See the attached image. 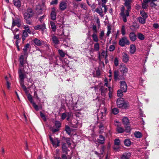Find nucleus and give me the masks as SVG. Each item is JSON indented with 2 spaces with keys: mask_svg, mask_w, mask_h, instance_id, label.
<instances>
[{
  "mask_svg": "<svg viewBox=\"0 0 159 159\" xmlns=\"http://www.w3.org/2000/svg\"><path fill=\"white\" fill-rule=\"evenodd\" d=\"M34 12L31 8H28L24 14V17L26 23L30 25L32 23L31 18L33 17L34 13L38 16L40 14V2H39L36 4L34 8Z\"/></svg>",
  "mask_w": 159,
  "mask_h": 159,
  "instance_id": "nucleus-1",
  "label": "nucleus"
},
{
  "mask_svg": "<svg viewBox=\"0 0 159 159\" xmlns=\"http://www.w3.org/2000/svg\"><path fill=\"white\" fill-rule=\"evenodd\" d=\"M116 103L117 106L119 108H126L128 106V103L124 101L123 98H118Z\"/></svg>",
  "mask_w": 159,
  "mask_h": 159,
  "instance_id": "nucleus-2",
  "label": "nucleus"
},
{
  "mask_svg": "<svg viewBox=\"0 0 159 159\" xmlns=\"http://www.w3.org/2000/svg\"><path fill=\"white\" fill-rule=\"evenodd\" d=\"M122 122L125 125V129L127 132H129L131 130L129 120L127 118L124 117L122 119Z\"/></svg>",
  "mask_w": 159,
  "mask_h": 159,
  "instance_id": "nucleus-3",
  "label": "nucleus"
},
{
  "mask_svg": "<svg viewBox=\"0 0 159 159\" xmlns=\"http://www.w3.org/2000/svg\"><path fill=\"white\" fill-rule=\"evenodd\" d=\"M129 40L125 37L121 38L119 42V44L122 47L124 46L125 45H129Z\"/></svg>",
  "mask_w": 159,
  "mask_h": 159,
  "instance_id": "nucleus-4",
  "label": "nucleus"
},
{
  "mask_svg": "<svg viewBox=\"0 0 159 159\" xmlns=\"http://www.w3.org/2000/svg\"><path fill=\"white\" fill-rule=\"evenodd\" d=\"M107 111L106 108H104L102 111H100L98 115V120H103L105 119V112Z\"/></svg>",
  "mask_w": 159,
  "mask_h": 159,
  "instance_id": "nucleus-5",
  "label": "nucleus"
},
{
  "mask_svg": "<svg viewBox=\"0 0 159 159\" xmlns=\"http://www.w3.org/2000/svg\"><path fill=\"white\" fill-rule=\"evenodd\" d=\"M120 70L122 74L125 75L127 73L128 69L125 65L122 64L120 66Z\"/></svg>",
  "mask_w": 159,
  "mask_h": 159,
  "instance_id": "nucleus-6",
  "label": "nucleus"
},
{
  "mask_svg": "<svg viewBox=\"0 0 159 159\" xmlns=\"http://www.w3.org/2000/svg\"><path fill=\"white\" fill-rule=\"evenodd\" d=\"M50 139L54 147H57L59 146L60 141L57 138H55L53 139L51 136H50Z\"/></svg>",
  "mask_w": 159,
  "mask_h": 159,
  "instance_id": "nucleus-7",
  "label": "nucleus"
},
{
  "mask_svg": "<svg viewBox=\"0 0 159 159\" xmlns=\"http://www.w3.org/2000/svg\"><path fill=\"white\" fill-rule=\"evenodd\" d=\"M115 125L117 126L116 129L117 131L119 133H121L124 131V129L121 127L118 126L120 125V123H119L118 121H116L115 122Z\"/></svg>",
  "mask_w": 159,
  "mask_h": 159,
  "instance_id": "nucleus-8",
  "label": "nucleus"
},
{
  "mask_svg": "<svg viewBox=\"0 0 159 159\" xmlns=\"http://www.w3.org/2000/svg\"><path fill=\"white\" fill-rule=\"evenodd\" d=\"M120 89L123 92H125L127 89V86L126 82L125 81H120Z\"/></svg>",
  "mask_w": 159,
  "mask_h": 159,
  "instance_id": "nucleus-9",
  "label": "nucleus"
},
{
  "mask_svg": "<svg viewBox=\"0 0 159 159\" xmlns=\"http://www.w3.org/2000/svg\"><path fill=\"white\" fill-rule=\"evenodd\" d=\"M122 60L125 63H127L129 61V57L127 53L123 52L122 54Z\"/></svg>",
  "mask_w": 159,
  "mask_h": 159,
  "instance_id": "nucleus-10",
  "label": "nucleus"
},
{
  "mask_svg": "<svg viewBox=\"0 0 159 159\" xmlns=\"http://www.w3.org/2000/svg\"><path fill=\"white\" fill-rule=\"evenodd\" d=\"M67 7L66 1L63 0L60 4L59 7L60 10H63L66 9Z\"/></svg>",
  "mask_w": 159,
  "mask_h": 159,
  "instance_id": "nucleus-11",
  "label": "nucleus"
},
{
  "mask_svg": "<svg viewBox=\"0 0 159 159\" xmlns=\"http://www.w3.org/2000/svg\"><path fill=\"white\" fill-rule=\"evenodd\" d=\"M18 74H19V78L20 80H24L25 78V75L23 73V70L21 69L20 68L18 70Z\"/></svg>",
  "mask_w": 159,
  "mask_h": 159,
  "instance_id": "nucleus-12",
  "label": "nucleus"
},
{
  "mask_svg": "<svg viewBox=\"0 0 159 159\" xmlns=\"http://www.w3.org/2000/svg\"><path fill=\"white\" fill-rule=\"evenodd\" d=\"M130 156L131 154L129 152H125L121 156L120 159H129Z\"/></svg>",
  "mask_w": 159,
  "mask_h": 159,
  "instance_id": "nucleus-13",
  "label": "nucleus"
},
{
  "mask_svg": "<svg viewBox=\"0 0 159 159\" xmlns=\"http://www.w3.org/2000/svg\"><path fill=\"white\" fill-rule=\"evenodd\" d=\"M132 2V0H128L126 1L125 2V5L126 7L128 10L127 11H129L131 9V7L130 5L131 3Z\"/></svg>",
  "mask_w": 159,
  "mask_h": 159,
  "instance_id": "nucleus-14",
  "label": "nucleus"
},
{
  "mask_svg": "<svg viewBox=\"0 0 159 159\" xmlns=\"http://www.w3.org/2000/svg\"><path fill=\"white\" fill-rule=\"evenodd\" d=\"M129 37L130 39L132 41H134L136 40V36L134 32L130 33L129 35Z\"/></svg>",
  "mask_w": 159,
  "mask_h": 159,
  "instance_id": "nucleus-15",
  "label": "nucleus"
},
{
  "mask_svg": "<svg viewBox=\"0 0 159 159\" xmlns=\"http://www.w3.org/2000/svg\"><path fill=\"white\" fill-rule=\"evenodd\" d=\"M13 2L14 5L18 8L21 7V1L20 0H13Z\"/></svg>",
  "mask_w": 159,
  "mask_h": 159,
  "instance_id": "nucleus-16",
  "label": "nucleus"
},
{
  "mask_svg": "<svg viewBox=\"0 0 159 159\" xmlns=\"http://www.w3.org/2000/svg\"><path fill=\"white\" fill-rule=\"evenodd\" d=\"M125 14H123V13H122L121 16L123 18V20L125 22L127 21L126 17L128 16H129V12L128 11H125Z\"/></svg>",
  "mask_w": 159,
  "mask_h": 159,
  "instance_id": "nucleus-17",
  "label": "nucleus"
},
{
  "mask_svg": "<svg viewBox=\"0 0 159 159\" xmlns=\"http://www.w3.org/2000/svg\"><path fill=\"white\" fill-rule=\"evenodd\" d=\"M114 143L115 146H117V147L116 148L115 146L114 148L115 150H117L119 148L118 146L120 144V141L119 139H116L115 140Z\"/></svg>",
  "mask_w": 159,
  "mask_h": 159,
  "instance_id": "nucleus-18",
  "label": "nucleus"
},
{
  "mask_svg": "<svg viewBox=\"0 0 159 159\" xmlns=\"http://www.w3.org/2000/svg\"><path fill=\"white\" fill-rule=\"evenodd\" d=\"M95 11L102 17H103V16L104 15L102 14L103 11L101 7H98L96 9Z\"/></svg>",
  "mask_w": 159,
  "mask_h": 159,
  "instance_id": "nucleus-19",
  "label": "nucleus"
},
{
  "mask_svg": "<svg viewBox=\"0 0 159 159\" xmlns=\"http://www.w3.org/2000/svg\"><path fill=\"white\" fill-rule=\"evenodd\" d=\"M30 46V44L29 43H27L26 45L25 46L24 48L23 49V54L24 56H25L27 55L28 48Z\"/></svg>",
  "mask_w": 159,
  "mask_h": 159,
  "instance_id": "nucleus-20",
  "label": "nucleus"
},
{
  "mask_svg": "<svg viewBox=\"0 0 159 159\" xmlns=\"http://www.w3.org/2000/svg\"><path fill=\"white\" fill-rule=\"evenodd\" d=\"M99 138V139H98L96 142L100 144H103L105 141L104 138L102 135H100Z\"/></svg>",
  "mask_w": 159,
  "mask_h": 159,
  "instance_id": "nucleus-21",
  "label": "nucleus"
},
{
  "mask_svg": "<svg viewBox=\"0 0 159 159\" xmlns=\"http://www.w3.org/2000/svg\"><path fill=\"white\" fill-rule=\"evenodd\" d=\"M136 47L135 45L134 44H131L130 46V52L132 54H134L136 51Z\"/></svg>",
  "mask_w": 159,
  "mask_h": 159,
  "instance_id": "nucleus-22",
  "label": "nucleus"
},
{
  "mask_svg": "<svg viewBox=\"0 0 159 159\" xmlns=\"http://www.w3.org/2000/svg\"><path fill=\"white\" fill-rule=\"evenodd\" d=\"M20 20L19 19L14 20L13 18L11 26V29H12L15 26H16L18 22Z\"/></svg>",
  "mask_w": 159,
  "mask_h": 159,
  "instance_id": "nucleus-23",
  "label": "nucleus"
},
{
  "mask_svg": "<svg viewBox=\"0 0 159 159\" xmlns=\"http://www.w3.org/2000/svg\"><path fill=\"white\" fill-rule=\"evenodd\" d=\"M62 148L63 152H64L67 153L68 151V150L67 148L66 144V143H64L62 144Z\"/></svg>",
  "mask_w": 159,
  "mask_h": 159,
  "instance_id": "nucleus-24",
  "label": "nucleus"
},
{
  "mask_svg": "<svg viewBox=\"0 0 159 159\" xmlns=\"http://www.w3.org/2000/svg\"><path fill=\"white\" fill-rule=\"evenodd\" d=\"M52 39L53 43L55 44H58L59 43V41L56 36H53L52 38Z\"/></svg>",
  "mask_w": 159,
  "mask_h": 159,
  "instance_id": "nucleus-25",
  "label": "nucleus"
},
{
  "mask_svg": "<svg viewBox=\"0 0 159 159\" xmlns=\"http://www.w3.org/2000/svg\"><path fill=\"white\" fill-rule=\"evenodd\" d=\"M146 19L144 18H142L141 17H140L138 18V20L139 22L142 24H144L145 23L146 20Z\"/></svg>",
  "mask_w": 159,
  "mask_h": 159,
  "instance_id": "nucleus-26",
  "label": "nucleus"
},
{
  "mask_svg": "<svg viewBox=\"0 0 159 159\" xmlns=\"http://www.w3.org/2000/svg\"><path fill=\"white\" fill-rule=\"evenodd\" d=\"M51 15L52 19L53 20H55L56 19V14L54 10H53L51 12Z\"/></svg>",
  "mask_w": 159,
  "mask_h": 159,
  "instance_id": "nucleus-27",
  "label": "nucleus"
},
{
  "mask_svg": "<svg viewBox=\"0 0 159 159\" xmlns=\"http://www.w3.org/2000/svg\"><path fill=\"white\" fill-rule=\"evenodd\" d=\"M24 56H25L23 55H21L20 57L19 58V61L20 64L22 66H23L24 64Z\"/></svg>",
  "mask_w": 159,
  "mask_h": 159,
  "instance_id": "nucleus-28",
  "label": "nucleus"
},
{
  "mask_svg": "<svg viewBox=\"0 0 159 159\" xmlns=\"http://www.w3.org/2000/svg\"><path fill=\"white\" fill-rule=\"evenodd\" d=\"M92 37L94 41L98 42V39L97 34L95 33H93L92 35Z\"/></svg>",
  "mask_w": 159,
  "mask_h": 159,
  "instance_id": "nucleus-29",
  "label": "nucleus"
},
{
  "mask_svg": "<svg viewBox=\"0 0 159 159\" xmlns=\"http://www.w3.org/2000/svg\"><path fill=\"white\" fill-rule=\"evenodd\" d=\"M141 15L143 17L147 19L148 17V15L147 14L143 11H141L140 12Z\"/></svg>",
  "mask_w": 159,
  "mask_h": 159,
  "instance_id": "nucleus-30",
  "label": "nucleus"
},
{
  "mask_svg": "<svg viewBox=\"0 0 159 159\" xmlns=\"http://www.w3.org/2000/svg\"><path fill=\"white\" fill-rule=\"evenodd\" d=\"M111 112L113 114L116 115L119 112V110L118 108H114L112 109Z\"/></svg>",
  "mask_w": 159,
  "mask_h": 159,
  "instance_id": "nucleus-31",
  "label": "nucleus"
},
{
  "mask_svg": "<svg viewBox=\"0 0 159 159\" xmlns=\"http://www.w3.org/2000/svg\"><path fill=\"white\" fill-rule=\"evenodd\" d=\"M28 99L30 102L32 104L34 102L33 101V99L32 95L30 94H28L27 96Z\"/></svg>",
  "mask_w": 159,
  "mask_h": 159,
  "instance_id": "nucleus-32",
  "label": "nucleus"
},
{
  "mask_svg": "<svg viewBox=\"0 0 159 159\" xmlns=\"http://www.w3.org/2000/svg\"><path fill=\"white\" fill-rule=\"evenodd\" d=\"M135 136L137 138H140L142 137V134L140 132H135L134 133Z\"/></svg>",
  "mask_w": 159,
  "mask_h": 159,
  "instance_id": "nucleus-33",
  "label": "nucleus"
},
{
  "mask_svg": "<svg viewBox=\"0 0 159 159\" xmlns=\"http://www.w3.org/2000/svg\"><path fill=\"white\" fill-rule=\"evenodd\" d=\"M99 87H100V88L99 90L102 93H104L106 91L107 89L104 88V87L101 85V83H100V84L99 85Z\"/></svg>",
  "mask_w": 159,
  "mask_h": 159,
  "instance_id": "nucleus-34",
  "label": "nucleus"
},
{
  "mask_svg": "<svg viewBox=\"0 0 159 159\" xmlns=\"http://www.w3.org/2000/svg\"><path fill=\"white\" fill-rule=\"evenodd\" d=\"M125 145L127 146H129L131 144V142L129 139H126L124 141Z\"/></svg>",
  "mask_w": 159,
  "mask_h": 159,
  "instance_id": "nucleus-35",
  "label": "nucleus"
},
{
  "mask_svg": "<svg viewBox=\"0 0 159 159\" xmlns=\"http://www.w3.org/2000/svg\"><path fill=\"white\" fill-rule=\"evenodd\" d=\"M138 37L139 39L142 40H144L145 38L144 36L140 33L138 34Z\"/></svg>",
  "mask_w": 159,
  "mask_h": 159,
  "instance_id": "nucleus-36",
  "label": "nucleus"
},
{
  "mask_svg": "<svg viewBox=\"0 0 159 159\" xmlns=\"http://www.w3.org/2000/svg\"><path fill=\"white\" fill-rule=\"evenodd\" d=\"M34 42L36 46H40V40L36 38L34 39Z\"/></svg>",
  "mask_w": 159,
  "mask_h": 159,
  "instance_id": "nucleus-37",
  "label": "nucleus"
},
{
  "mask_svg": "<svg viewBox=\"0 0 159 159\" xmlns=\"http://www.w3.org/2000/svg\"><path fill=\"white\" fill-rule=\"evenodd\" d=\"M38 92L39 93V92H38V90H34V98L37 99L39 100V98L38 96Z\"/></svg>",
  "mask_w": 159,
  "mask_h": 159,
  "instance_id": "nucleus-38",
  "label": "nucleus"
},
{
  "mask_svg": "<svg viewBox=\"0 0 159 159\" xmlns=\"http://www.w3.org/2000/svg\"><path fill=\"white\" fill-rule=\"evenodd\" d=\"M94 49L96 51H98L99 49V44L98 43H96L94 44Z\"/></svg>",
  "mask_w": 159,
  "mask_h": 159,
  "instance_id": "nucleus-39",
  "label": "nucleus"
},
{
  "mask_svg": "<svg viewBox=\"0 0 159 159\" xmlns=\"http://www.w3.org/2000/svg\"><path fill=\"white\" fill-rule=\"evenodd\" d=\"M60 56L62 57H64L65 56V53L63 51L59 49L58 50Z\"/></svg>",
  "mask_w": 159,
  "mask_h": 159,
  "instance_id": "nucleus-40",
  "label": "nucleus"
},
{
  "mask_svg": "<svg viewBox=\"0 0 159 159\" xmlns=\"http://www.w3.org/2000/svg\"><path fill=\"white\" fill-rule=\"evenodd\" d=\"M51 25L52 29L53 31L55 30L56 29V26L55 25V23L53 22H50Z\"/></svg>",
  "mask_w": 159,
  "mask_h": 159,
  "instance_id": "nucleus-41",
  "label": "nucleus"
},
{
  "mask_svg": "<svg viewBox=\"0 0 159 159\" xmlns=\"http://www.w3.org/2000/svg\"><path fill=\"white\" fill-rule=\"evenodd\" d=\"M123 91L121 89H119L117 91V94L118 96L119 97H121L122 96L123 94Z\"/></svg>",
  "mask_w": 159,
  "mask_h": 159,
  "instance_id": "nucleus-42",
  "label": "nucleus"
},
{
  "mask_svg": "<svg viewBox=\"0 0 159 159\" xmlns=\"http://www.w3.org/2000/svg\"><path fill=\"white\" fill-rule=\"evenodd\" d=\"M99 128L100 129V130L99 132L100 133H102L103 132V130L104 129V127L103 126V125L102 124H100L99 125Z\"/></svg>",
  "mask_w": 159,
  "mask_h": 159,
  "instance_id": "nucleus-43",
  "label": "nucleus"
},
{
  "mask_svg": "<svg viewBox=\"0 0 159 159\" xmlns=\"http://www.w3.org/2000/svg\"><path fill=\"white\" fill-rule=\"evenodd\" d=\"M55 124L56 127L59 128L61 126L60 122L58 121H56L55 122Z\"/></svg>",
  "mask_w": 159,
  "mask_h": 159,
  "instance_id": "nucleus-44",
  "label": "nucleus"
},
{
  "mask_svg": "<svg viewBox=\"0 0 159 159\" xmlns=\"http://www.w3.org/2000/svg\"><path fill=\"white\" fill-rule=\"evenodd\" d=\"M66 131L69 135L70 134L71 130L70 129L69 127L68 126H66Z\"/></svg>",
  "mask_w": 159,
  "mask_h": 159,
  "instance_id": "nucleus-45",
  "label": "nucleus"
},
{
  "mask_svg": "<svg viewBox=\"0 0 159 159\" xmlns=\"http://www.w3.org/2000/svg\"><path fill=\"white\" fill-rule=\"evenodd\" d=\"M33 106L34 108L36 111H38L39 110L38 106L37 105L35 102H33L32 103Z\"/></svg>",
  "mask_w": 159,
  "mask_h": 159,
  "instance_id": "nucleus-46",
  "label": "nucleus"
},
{
  "mask_svg": "<svg viewBox=\"0 0 159 159\" xmlns=\"http://www.w3.org/2000/svg\"><path fill=\"white\" fill-rule=\"evenodd\" d=\"M121 32L122 34L123 35H124L125 34V28L124 26H122L121 29Z\"/></svg>",
  "mask_w": 159,
  "mask_h": 159,
  "instance_id": "nucleus-47",
  "label": "nucleus"
},
{
  "mask_svg": "<svg viewBox=\"0 0 159 159\" xmlns=\"http://www.w3.org/2000/svg\"><path fill=\"white\" fill-rule=\"evenodd\" d=\"M28 35L25 30H24L23 31V34L22 35V37H28Z\"/></svg>",
  "mask_w": 159,
  "mask_h": 159,
  "instance_id": "nucleus-48",
  "label": "nucleus"
},
{
  "mask_svg": "<svg viewBox=\"0 0 159 159\" xmlns=\"http://www.w3.org/2000/svg\"><path fill=\"white\" fill-rule=\"evenodd\" d=\"M114 63L115 65L116 66H118V64H119L118 60V58L117 57H116L115 58Z\"/></svg>",
  "mask_w": 159,
  "mask_h": 159,
  "instance_id": "nucleus-49",
  "label": "nucleus"
},
{
  "mask_svg": "<svg viewBox=\"0 0 159 159\" xmlns=\"http://www.w3.org/2000/svg\"><path fill=\"white\" fill-rule=\"evenodd\" d=\"M40 116L44 121L46 120V117L43 114L40 112Z\"/></svg>",
  "mask_w": 159,
  "mask_h": 159,
  "instance_id": "nucleus-50",
  "label": "nucleus"
},
{
  "mask_svg": "<svg viewBox=\"0 0 159 159\" xmlns=\"http://www.w3.org/2000/svg\"><path fill=\"white\" fill-rule=\"evenodd\" d=\"M111 28L110 26H108L107 27V35L109 36V35L111 33Z\"/></svg>",
  "mask_w": 159,
  "mask_h": 159,
  "instance_id": "nucleus-51",
  "label": "nucleus"
},
{
  "mask_svg": "<svg viewBox=\"0 0 159 159\" xmlns=\"http://www.w3.org/2000/svg\"><path fill=\"white\" fill-rule=\"evenodd\" d=\"M115 49V46L114 45H110L109 47V50L110 51H113Z\"/></svg>",
  "mask_w": 159,
  "mask_h": 159,
  "instance_id": "nucleus-52",
  "label": "nucleus"
},
{
  "mask_svg": "<svg viewBox=\"0 0 159 159\" xmlns=\"http://www.w3.org/2000/svg\"><path fill=\"white\" fill-rule=\"evenodd\" d=\"M104 35V32L103 31H102L101 32L100 35V38L101 39H103V37Z\"/></svg>",
  "mask_w": 159,
  "mask_h": 159,
  "instance_id": "nucleus-53",
  "label": "nucleus"
},
{
  "mask_svg": "<svg viewBox=\"0 0 159 159\" xmlns=\"http://www.w3.org/2000/svg\"><path fill=\"white\" fill-rule=\"evenodd\" d=\"M80 7L83 9H86V5L84 3H81L80 4Z\"/></svg>",
  "mask_w": 159,
  "mask_h": 159,
  "instance_id": "nucleus-54",
  "label": "nucleus"
},
{
  "mask_svg": "<svg viewBox=\"0 0 159 159\" xmlns=\"http://www.w3.org/2000/svg\"><path fill=\"white\" fill-rule=\"evenodd\" d=\"M119 75L118 72L117 71H115L114 72V77L115 79L118 78Z\"/></svg>",
  "mask_w": 159,
  "mask_h": 159,
  "instance_id": "nucleus-55",
  "label": "nucleus"
},
{
  "mask_svg": "<svg viewBox=\"0 0 159 159\" xmlns=\"http://www.w3.org/2000/svg\"><path fill=\"white\" fill-rule=\"evenodd\" d=\"M41 29L44 32V31H45L46 28L45 25L44 24L42 25L41 27L40 26V30Z\"/></svg>",
  "mask_w": 159,
  "mask_h": 159,
  "instance_id": "nucleus-56",
  "label": "nucleus"
},
{
  "mask_svg": "<svg viewBox=\"0 0 159 159\" xmlns=\"http://www.w3.org/2000/svg\"><path fill=\"white\" fill-rule=\"evenodd\" d=\"M106 55V53L105 52H103L101 55H99V57L100 58H102V56L104 57Z\"/></svg>",
  "mask_w": 159,
  "mask_h": 159,
  "instance_id": "nucleus-57",
  "label": "nucleus"
},
{
  "mask_svg": "<svg viewBox=\"0 0 159 159\" xmlns=\"http://www.w3.org/2000/svg\"><path fill=\"white\" fill-rule=\"evenodd\" d=\"M67 116V115L65 113H62L61 116V119L62 120L64 119Z\"/></svg>",
  "mask_w": 159,
  "mask_h": 159,
  "instance_id": "nucleus-58",
  "label": "nucleus"
},
{
  "mask_svg": "<svg viewBox=\"0 0 159 159\" xmlns=\"http://www.w3.org/2000/svg\"><path fill=\"white\" fill-rule=\"evenodd\" d=\"M66 143L68 144V145L69 146L71 144L70 139L68 138H67L66 139Z\"/></svg>",
  "mask_w": 159,
  "mask_h": 159,
  "instance_id": "nucleus-59",
  "label": "nucleus"
},
{
  "mask_svg": "<svg viewBox=\"0 0 159 159\" xmlns=\"http://www.w3.org/2000/svg\"><path fill=\"white\" fill-rule=\"evenodd\" d=\"M154 2L151 1V3L150 4V6L151 7H155L157 6V5L155 4Z\"/></svg>",
  "mask_w": 159,
  "mask_h": 159,
  "instance_id": "nucleus-60",
  "label": "nucleus"
},
{
  "mask_svg": "<svg viewBox=\"0 0 159 159\" xmlns=\"http://www.w3.org/2000/svg\"><path fill=\"white\" fill-rule=\"evenodd\" d=\"M15 43H16V46L17 48V50L18 51H20V48L19 47V45H18V42L17 40H16V42Z\"/></svg>",
  "mask_w": 159,
  "mask_h": 159,
  "instance_id": "nucleus-61",
  "label": "nucleus"
},
{
  "mask_svg": "<svg viewBox=\"0 0 159 159\" xmlns=\"http://www.w3.org/2000/svg\"><path fill=\"white\" fill-rule=\"evenodd\" d=\"M125 8L124 7H122L121 9L120 15H122V13H123V14H125V12H124Z\"/></svg>",
  "mask_w": 159,
  "mask_h": 159,
  "instance_id": "nucleus-62",
  "label": "nucleus"
},
{
  "mask_svg": "<svg viewBox=\"0 0 159 159\" xmlns=\"http://www.w3.org/2000/svg\"><path fill=\"white\" fill-rule=\"evenodd\" d=\"M147 3H143L142 4V7L143 9L146 8L147 7L148 5L147 4Z\"/></svg>",
  "mask_w": 159,
  "mask_h": 159,
  "instance_id": "nucleus-63",
  "label": "nucleus"
},
{
  "mask_svg": "<svg viewBox=\"0 0 159 159\" xmlns=\"http://www.w3.org/2000/svg\"><path fill=\"white\" fill-rule=\"evenodd\" d=\"M57 159H67V158L65 155L63 154L61 156V159L60 157H59Z\"/></svg>",
  "mask_w": 159,
  "mask_h": 159,
  "instance_id": "nucleus-64",
  "label": "nucleus"
}]
</instances>
